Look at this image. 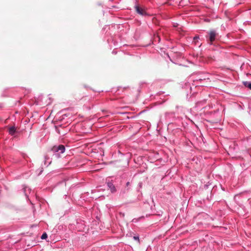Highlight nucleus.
<instances>
[{"mask_svg":"<svg viewBox=\"0 0 251 251\" xmlns=\"http://www.w3.org/2000/svg\"><path fill=\"white\" fill-rule=\"evenodd\" d=\"M65 151V147L63 145H55L53 146L50 151L52 156L56 159L61 157V154L63 153Z\"/></svg>","mask_w":251,"mask_h":251,"instance_id":"nucleus-1","label":"nucleus"},{"mask_svg":"<svg viewBox=\"0 0 251 251\" xmlns=\"http://www.w3.org/2000/svg\"><path fill=\"white\" fill-rule=\"evenodd\" d=\"M207 34L205 36L206 41L208 44L212 45L218 36V33L214 29H212L207 32Z\"/></svg>","mask_w":251,"mask_h":251,"instance_id":"nucleus-2","label":"nucleus"},{"mask_svg":"<svg viewBox=\"0 0 251 251\" xmlns=\"http://www.w3.org/2000/svg\"><path fill=\"white\" fill-rule=\"evenodd\" d=\"M106 184L108 189L112 193H115L117 192V189L112 180H106Z\"/></svg>","mask_w":251,"mask_h":251,"instance_id":"nucleus-3","label":"nucleus"},{"mask_svg":"<svg viewBox=\"0 0 251 251\" xmlns=\"http://www.w3.org/2000/svg\"><path fill=\"white\" fill-rule=\"evenodd\" d=\"M209 80V78L207 77L204 76H201L198 79H196L195 81L196 82L197 84H200L201 86H204L205 84L202 83L203 81H208Z\"/></svg>","mask_w":251,"mask_h":251,"instance_id":"nucleus-4","label":"nucleus"},{"mask_svg":"<svg viewBox=\"0 0 251 251\" xmlns=\"http://www.w3.org/2000/svg\"><path fill=\"white\" fill-rule=\"evenodd\" d=\"M135 9L136 10V11L137 13L139 14L142 15V16H146L147 15V12L144 10V9L142 8L139 7V6L138 4H136L135 5Z\"/></svg>","mask_w":251,"mask_h":251,"instance_id":"nucleus-5","label":"nucleus"},{"mask_svg":"<svg viewBox=\"0 0 251 251\" xmlns=\"http://www.w3.org/2000/svg\"><path fill=\"white\" fill-rule=\"evenodd\" d=\"M243 83L246 87L248 88L249 89L251 90V82L244 81Z\"/></svg>","mask_w":251,"mask_h":251,"instance_id":"nucleus-6","label":"nucleus"},{"mask_svg":"<svg viewBox=\"0 0 251 251\" xmlns=\"http://www.w3.org/2000/svg\"><path fill=\"white\" fill-rule=\"evenodd\" d=\"M16 131V128L15 126H11L9 128V133L11 135H13Z\"/></svg>","mask_w":251,"mask_h":251,"instance_id":"nucleus-7","label":"nucleus"},{"mask_svg":"<svg viewBox=\"0 0 251 251\" xmlns=\"http://www.w3.org/2000/svg\"><path fill=\"white\" fill-rule=\"evenodd\" d=\"M61 125H60L59 123H57L56 125H54V127L55 128V130L58 134H61L60 131L58 129V127H61Z\"/></svg>","mask_w":251,"mask_h":251,"instance_id":"nucleus-8","label":"nucleus"},{"mask_svg":"<svg viewBox=\"0 0 251 251\" xmlns=\"http://www.w3.org/2000/svg\"><path fill=\"white\" fill-rule=\"evenodd\" d=\"M47 238V234L46 233V232H44L42 236H41V238L42 239H46Z\"/></svg>","mask_w":251,"mask_h":251,"instance_id":"nucleus-9","label":"nucleus"},{"mask_svg":"<svg viewBox=\"0 0 251 251\" xmlns=\"http://www.w3.org/2000/svg\"><path fill=\"white\" fill-rule=\"evenodd\" d=\"M199 38H200V37L199 35H196L195 37H194L193 40H194V41H196V40L199 39Z\"/></svg>","mask_w":251,"mask_h":251,"instance_id":"nucleus-10","label":"nucleus"},{"mask_svg":"<svg viewBox=\"0 0 251 251\" xmlns=\"http://www.w3.org/2000/svg\"><path fill=\"white\" fill-rule=\"evenodd\" d=\"M133 239L139 242V237L138 236H134Z\"/></svg>","mask_w":251,"mask_h":251,"instance_id":"nucleus-11","label":"nucleus"},{"mask_svg":"<svg viewBox=\"0 0 251 251\" xmlns=\"http://www.w3.org/2000/svg\"><path fill=\"white\" fill-rule=\"evenodd\" d=\"M178 24L177 23H174L173 24V26L174 27H177L178 26Z\"/></svg>","mask_w":251,"mask_h":251,"instance_id":"nucleus-12","label":"nucleus"},{"mask_svg":"<svg viewBox=\"0 0 251 251\" xmlns=\"http://www.w3.org/2000/svg\"><path fill=\"white\" fill-rule=\"evenodd\" d=\"M129 184V182H127L126 184V186H128Z\"/></svg>","mask_w":251,"mask_h":251,"instance_id":"nucleus-13","label":"nucleus"},{"mask_svg":"<svg viewBox=\"0 0 251 251\" xmlns=\"http://www.w3.org/2000/svg\"><path fill=\"white\" fill-rule=\"evenodd\" d=\"M141 185H142V183H139V186H140V187H141Z\"/></svg>","mask_w":251,"mask_h":251,"instance_id":"nucleus-14","label":"nucleus"},{"mask_svg":"<svg viewBox=\"0 0 251 251\" xmlns=\"http://www.w3.org/2000/svg\"><path fill=\"white\" fill-rule=\"evenodd\" d=\"M51 102H52V101L51 102H48V104L49 105L50 104V103Z\"/></svg>","mask_w":251,"mask_h":251,"instance_id":"nucleus-15","label":"nucleus"}]
</instances>
